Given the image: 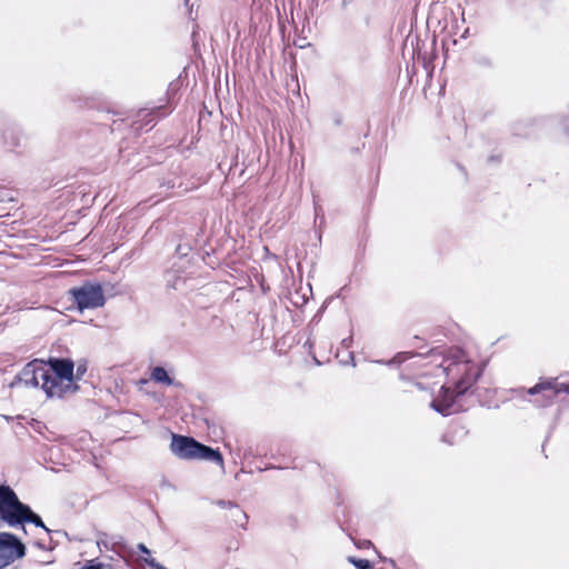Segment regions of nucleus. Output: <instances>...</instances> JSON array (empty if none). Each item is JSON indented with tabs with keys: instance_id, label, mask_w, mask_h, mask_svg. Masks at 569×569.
<instances>
[{
	"instance_id": "f257e3e1",
	"label": "nucleus",
	"mask_w": 569,
	"mask_h": 569,
	"mask_svg": "<svg viewBox=\"0 0 569 569\" xmlns=\"http://www.w3.org/2000/svg\"><path fill=\"white\" fill-rule=\"evenodd\" d=\"M485 365L477 367L468 361H452L446 369L449 373H460L461 377L453 383V387L442 386L439 396L430 402V408L443 417L453 413L457 399L465 396L468 390L482 376Z\"/></svg>"
},
{
	"instance_id": "f03ea898",
	"label": "nucleus",
	"mask_w": 569,
	"mask_h": 569,
	"mask_svg": "<svg viewBox=\"0 0 569 569\" xmlns=\"http://www.w3.org/2000/svg\"><path fill=\"white\" fill-rule=\"evenodd\" d=\"M41 389L48 398H62L79 390L74 382V361L71 358L49 357L41 372Z\"/></svg>"
},
{
	"instance_id": "7ed1b4c3",
	"label": "nucleus",
	"mask_w": 569,
	"mask_h": 569,
	"mask_svg": "<svg viewBox=\"0 0 569 569\" xmlns=\"http://www.w3.org/2000/svg\"><path fill=\"white\" fill-rule=\"evenodd\" d=\"M28 510L29 505L22 502L9 485H0V521L13 528L22 526V518Z\"/></svg>"
},
{
	"instance_id": "20e7f679",
	"label": "nucleus",
	"mask_w": 569,
	"mask_h": 569,
	"mask_svg": "<svg viewBox=\"0 0 569 569\" xmlns=\"http://www.w3.org/2000/svg\"><path fill=\"white\" fill-rule=\"evenodd\" d=\"M68 295L80 312L103 307L106 303L103 288L99 282L86 281L81 286L70 288Z\"/></svg>"
},
{
	"instance_id": "39448f33",
	"label": "nucleus",
	"mask_w": 569,
	"mask_h": 569,
	"mask_svg": "<svg viewBox=\"0 0 569 569\" xmlns=\"http://www.w3.org/2000/svg\"><path fill=\"white\" fill-rule=\"evenodd\" d=\"M511 391L516 393L517 397H522L523 393L529 396L540 395L541 399L535 400V403L538 407H546L551 405L555 397H557L559 393L565 392L569 395V383H558L557 380L552 378L540 379L538 383L528 389L518 388L512 389Z\"/></svg>"
},
{
	"instance_id": "423d86ee",
	"label": "nucleus",
	"mask_w": 569,
	"mask_h": 569,
	"mask_svg": "<svg viewBox=\"0 0 569 569\" xmlns=\"http://www.w3.org/2000/svg\"><path fill=\"white\" fill-rule=\"evenodd\" d=\"M27 548L22 540L12 532L0 531V569L26 556Z\"/></svg>"
},
{
	"instance_id": "0eeeda50",
	"label": "nucleus",
	"mask_w": 569,
	"mask_h": 569,
	"mask_svg": "<svg viewBox=\"0 0 569 569\" xmlns=\"http://www.w3.org/2000/svg\"><path fill=\"white\" fill-rule=\"evenodd\" d=\"M44 369V360L33 359L28 362L22 370L14 377L11 387L23 383L26 387H38L41 380V372Z\"/></svg>"
},
{
	"instance_id": "6e6552de",
	"label": "nucleus",
	"mask_w": 569,
	"mask_h": 569,
	"mask_svg": "<svg viewBox=\"0 0 569 569\" xmlns=\"http://www.w3.org/2000/svg\"><path fill=\"white\" fill-rule=\"evenodd\" d=\"M198 440L193 437L171 433L169 449L173 456L181 460H193Z\"/></svg>"
},
{
	"instance_id": "1a4fd4ad",
	"label": "nucleus",
	"mask_w": 569,
	"mask_h": 569,
	"mask_svg": "<svg viewBox=\"0 0 569 569\" xmlns=\"http://www.w3.org/2000/svg\"><path fill=\"white\" fill-rule=\"evenodd\" d=\"M172 110L173 107L170 106V102L168 104L156 106L150 110H140L138 113L139 121L141 122L140 127L152 128L157 123V121L169 116L172 112Z\"/></svg>"
},
{
	"instance_id": "9d476101",
	"label": "nucleus",
	"mask_w": 569,
	"mask_h": 569,
	"mask_svg": "<svg viewBox=\"0 0 569 569\" xmlns=\"http://www.w3.org/2000/svg\"><path fill=\"white\" fill-rule=\"evenodd\" d=\"M197 445L193 460L211 461L223 466V456L219 448H212L200 441Z\"/></svg>"
},
{
	"instance_id": "9b49d317",
	"label": "nucleus",
	"mask_w": 569,
	"mask_h": 569,
	"mask_svg": "<svg viewBox=\"0 0 569 569\" xmlns=\"http://www.w3.org/2000/svg\"><path fill=\"white\" fill-rule=\"evenodd\" d=\"M24 523H32L38 528H42L48 535H50L52 532L49 528H47L42 518L37 512H34L30 506H29V510L26 511V513L22 518V526H21L23 532L27 533Z\"/></svg>"
},
{
	"instance_id": "f8f14e48",
	"label": "nucleus",
	"mask_w": 569,
	"mask_h": 569,
	"mask_svg": "<svg viewBox=\"0 0 569 569\" xmlns=\"http://www.w3.org/2000/svg\"><path fill=\"white\" fill-rule=\"evenodd\" d=\"M151 379L154 382L162 383L166 386H173L176 383L174 379L172 377H170V375L168 373L166 368H163L161 366H157L152 369Z\"/></svg>"
},
{
	"instance_id": "ddd939ff",
	"label": "nucleus",
	"mask_w": 569,
	"mask_h": 569,
	"mask_svg": "<svg viewBox=\"0 0 569 569\" xmlns=\"http://www.w3.org/2000/svg\"><path fill=\"white\" fill-rule=\"evenodd\" d=\"M232 510L231 517L233 522L242 529H247L248 515L238 505Z\"/></svg>"
},
{
	"instance_id": "4468645a",
	"label": "nucleus",
	"mask_w": 569,
	"mask_h": 569,
	"mask_svg": "<svg viewBox=\"0 0 569 569\" xmlns=\"http://www.w3.org/2000/svg\"><path fill=\"white\" fill-rule=\"evenodd\" d=\"M348 561L352 563L356 569H372V562L368 559L349 557Z\"/></svg>"
},
{
	"instance_id": "2eb2a0df",
	"label": "nucleus",
	"mask_w": 569,
	"mask_h": 569,
	"mask_svg": "<svg viewBox=\"0 0 569 569\" xmlns=\"http://www.w3.org/2000/svg\"><path fill=\"white\" fill-rule=\"evenodd\" d=\"M110 565L99 561V559L87 560L81 569H109Z\"/></svg>"
},
{
	"instance_id": "dca6fc26",
	"label": "nucleus",
	"mask_w": 569,
	"mask_h": 569,
	"mask_svg": "<svg viewBox=\"0 0 569 569\" xmlns=\"http://www.w3.org/2000/svg\"><path fill=\"white\" fill-rule=\"evenodd\" d=\"M355 58L357 59L358 62H365L370 57L369 50L366 46H358L355 49Z\"/></svg>"
},
{
	"instance_id": "f3484780",
	"label": "nucleus",
	"mask_w": 569,
	"mask_h": 569,
	"mask_svg": "<svg viewBox=\"0 0 569 569\" xmlns=\"http://www.w3.org/2000/svg\"><path fill=\"white\" fill-rule=\"evenodd\" d=\"M475 62L480 68L490 69L493 67V61H492L491 57L486 56V54H480V56L476 57Z\"/></svg>"
},
{
	"instance_id": "a211bd4d",
	"label": "nucleus",
	"mask_w": 569,
	"mask_h": 569,
	"mask_svg": "<svg viewBox=\"0 0 569 569\" xmlns=\"http://www.w3.org/2000/svg\"><path fill=\"white\" fill-rule=\"evenodd\" d=\"M410 357H411V355H409V353L400 352V353H397L391 360H389L387 362V365H400Z\"/></svg>"
},
{
	"instance_id": "6ab92c4d",
	"label": "nucleus",
	"mask_w": 569,
	"mask_h": 569,
	"mask_svg": "<svg viewBox=\"0 0 569 569\" xmlns=\"http://www.w3.org/2000/svg\"><path fill=\"white\" fill-rule=\"evenodd\" d=\"M142 561L150 567L151 569H168L164 566H162L160 562H158L154 558H142Z\"/></svg>"
},
{
	"instance_id": "aec40b11",
	"label": "nucleus",
	"mask_w": 569,
	"mask_h": 569,
	"mask_svg": "<svg viewBox=\"0 0 569 569\" xmlns=\"http://www.w3.org/2000/svg\"><path fill=\"white\" fill-rule=\"evenodd\" d=\"M218 507L222 508V509H233L236 508L237 503L234 501H230V500H223V499H219L214 502Z\"/></svg>"
},
{
	"instance_id": "412c9836",
	"label": "nucleus",
	"mask_w": 569,
	"mask_h": 569,
	"mask_svg": "<svg viewBox=\"0 0 569 569\" xmlns=\"http://www.w3.org/2000/svg\"><path fill=\"white\" fill-rule=\"evenodd\" d=\"M190 250H191V247L188 243H184V244L180 243L176 248V253L179 257H186Z\"/></svg>"
},
{
	"instance_id": "4be33fe9",
	"label": "nucleus",
	"mask_w": 569,
	"mask_h": 569,
	"mask_svg": "<svg viewBox=\"0 0 569 569\" xmlns=\"http://www.w3.org/2000/svg\"><path fill=\"white\" fill-rule=\"evenodd\" d=\"M86 372H87V363L86 362L78 363L77 370L74 373V380L76 379L80 380Z\"/></svg>"
},
{
	"instance_id": "5701e85b",
	"label": "nucleus",
	"mask_w": 569,
	"mask_h": 569,
	"mask_svg": "<svg viewBox=\"0 0 569 569\" xmlns=\"http://www.w3.org/2000/svg\"><path fill=\"white\" fill-rule=\"evenodd\" d=\"M331 119H332V122L336 127H340L343 122V118H342V114L338 111H335L332 114H331Z\"/></svg>"
},
{
	"instance_id": "b1692460",
	"label": "nucleus",
	"mask_w": 569,
	"mask_h": 569,
	"mask_svg": "<svg viewBox=\"0 0 569 569\" xmlns=\"http://www.w3.org/2000/svg\"><path fill=\"white\" fill-rule=\"evenodd\" d=\"M137 549H138L141 553L146 555V556H147L146 558L151 557V551H150V549H149L144 543H142V542L138 543V545H137Z\"/></svg>"
},
{
	"instance_id": "393cba45",
	"label": "nucleus",
	"mask_w": 569,
	"mask_h": 569,
	"mask_svg": "<svg viewBox=\"0 0 569 569\" xmlns=\"http://www.w3.org/2000/svg\"><path fill=\"white\" fill-rule=\"evenodd\" d=\"M315 214H316V220L320 219L321 222L325 220L323 211H322L321 207L318 206L316 202H315Z\"/></svg>"
},
{
	"instance_id": "a878e982",
	"label": "nucleus",
	"mask_w": 569,
	"mask_h": 569,
	"mask_svg": "<svg viewBox=\"0 0 569 569\" xmlns=\"http://www.w3.org/2000/svg\"><path fill=\"white\" fill-rule=\"evenodd\" d=\"M378 557L380 558V560L388 562L392 567V569H400L397 567V563L392 558H386L379 552H378Z\"/></svg>"
},
{
	"instance_id": "bb28decb",
	"label": "nucleus",
	"mask_w": 569,
	"mask_h": 569,
	"mask_svg": "<svg viewBox=\"0 0 569 569\" xmlns=\"http://www.w3.org/2000/svg\"><path fill=\"white\" fill-rule=\"evenodd\" d=\"M352 341H353L352 336H349V337L342 339L341 345L343 348L349 349V348H351Z\"/></svg>"
},
{
	"instance_id": "cd10ccee",
	"label": "nucleus",
	"mask_w": 569,
	"mask_h": 569,
	"mask_svg": "<svg viewBox=\"0 0 569 569\" xmlns=\"http://www.w3.org/2000/svg\"><path fill=\"white\" fill-rule=\"evenodd\" d=\"M34 546L37 548H39V549H42V550H47L48 549L47 545L42 540L34 541Z\"/></svg>"
},
{
	"instance_id": "c85d7f7f",
	"label": "nucleus",
	"mask_w": 569,
	"mask_h": 569,
	"mask_svg": "<svg viewBox=\"0 0 569 569\" xmlns=\"http://www.w3.org/2000/svg\"><path fill=\"white\" fill-rule=\"evenodd\" d=\"M161 488H171V483L167 479H162L160 483Z\"/></svg>"
},
{
	"instance_id": "c756f323",
	"label": "nucleus",
	"mask_w": 569,
	"mask_h": 569,
	"mask_svg": "<svg viewBox=\"0 0 569 569\" xmlns=\"http://www.w3.org/2000/svg\"><path fill=\"white\" fill-rule=\"evenodd\" d=\"M19 146V139L18 138H14L12 140V142L10 143V147L14 148V147H18Z\"/></svg>"
},
{
	"instance_id": "7c9ffc66",
	"label": "nucleus",
	"mask_w": 569,
	"mask_h": 569,
	"mask_svg": "<svg viewBox=\"0 0 569 569\" xmlns=\"http://www.w3.org/2000/svg\"><path fill=\"white\" fill-rule=\"evenodd\" d=\"M350 359H351V363H352V366L355 367V366H356V361H355V357H353V353H352V352L350 353Z\"/></svg>"
},
{
	"instance_id": "2f4dec72",
	"label": "nucleus",
	"mask_w": 569,
	"mask_h": 569,
	"mask_svg": "<svg viewBox=\"0 0 569 569\" xmlns=\"http://www.w3.org/2000/svg\"><path fill=\"white\" fill-rule=\"evenodd\" d=\"M268 469H276V467H274V466H272V465H270V466L264 467V469H263V470H268ZM277 469H280V468H279V467H277Z\"/></svg>"
},
{
	"instance_id": "473e14b6",
	"label": "nucleus",
	"mask_w": 569,
	"mask_h": 569,
	"mask_svg": "<svg viewBox=\"0 0 569 569\" xmlns=\"http://www.w3.org/2000/svg\"><path fill=\"white\" fill-rule=\"evenodd\" d=\"M442 441H443V442H447V443H449V445H451V442H449V441L447 440L446 436H443V437H442Z\"/></svg>"
},
{
	"instance_id": "72a5a7b5",
	"label": "nucleus",
	"mask_w": 569,
	"mask_h": 569,
	"mask_svg": "<svg viewBox=\"0 0 569 569\" xmlns=\"http://www.w3.org/2000/svg\"><path fill=\"white\" fill-rule=\"evenodd\" d=\"M2 201V198L0 197V202Z\"/></svg>"
}]
</instances>
